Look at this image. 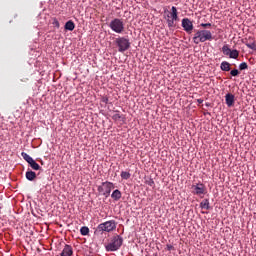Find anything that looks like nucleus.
<instances>
[{
	"instance_id": "nucleus-1",
	"label": "nucleus",
	"mask_w": 256,
	"mask_h": 256,
	"mask_svg": "<svg viewBox=\"0 0 256 256\" xmlns=\"http://www.w3.org/2000/svg\"><path fill=\"white\" fill-rule=\"evenodd\" d=\"M205 41H213V33L205 29L196 31L193 37V43L199 45V43H205Z\"/></svg>"
},
{
	"instance_id": "nucleus-2",
	"label": "nucleus",
	"mask_w": 256,
	"mask_h": 256,
	"mask_svg": "<svg viewBox=\"0 0 256 256\" xmlns=\"http://www.w3.org/2000/svg\"><path fill=\"white\" fill-rule=\"evenodd\" d=\"M123 246V237L120 235H115L110 239V243L105 245V249L108 252L119 251Z\"/></svg>"
},
{
	"instance_id": "nucleus-3",
	"label": "nucleus",
	"mask_w": 256,
	"mask_h": 256,
	"mask_svg": "<svg viewBox=\"0 0 256 256\" xmlns=\"http://www.w3.org/2000/svg\"><path fill=\"white\" fill-rule=\"evenodd\" d=\"M115 229H117V222L115 220H110L99 224L96 231L99 233H112Z\"/></svg>"
},
{
	"instance_id": "nucleus-4",
	"label": "nucleus",
	"mask_w": 256,
	"mask_h": 256,
	"mask_svg": "<svg viewBox=\"0 0 256 256\" xmlns=\"http://www.w3.org/2000/svg\"><path fill=\"white\" fill-rule=\"evenodd\" d=\"M167 25L169 29H173V27H176V22L179 21V12L177 11V7L172 6L171 11L167 14Z\"/></svg>"
},
{
	"instance_id": "nucleus-5",
	"label": "nucleus",
	"mask_w": 256,
	"mask_h": 256,
	"mask_svg": "<svg viewBox=\"0 0 256 256\" xmlns=\"http://www.w3.org/2000/svg\"><path fill=\"white\" fill-rule=\"evenodd\" d=\"M108 27L111 28V31L118 33L119 35L125 32V22H123V19L121 18H114L111 20Z\"/></svg>"
},
{
	"instance_id": "nucleus-6",
	"label": "nucleus",
	"mask_w": 256,
	"mask_h": 256,
	"mask_svg": "<svg viewBox=\"0 0 256 256\" xmlns=\"http://www.w3.org/2000/svg\"><path fill=\"white\" fill-rule=\"evenodd\" d=\"M115 43L120 53H125V51L129 50L131 47V42H129V39L125 37L116 38Z\"/></svg>"
},
{
	"instance_id": "nucleus-7",
	"label": "nucleus",
	"mask_w": 256,
	"mask_h": 256,
	"mask_svg": "<svg viewBox=\"0 0 256 256\" xmlns=\"http://www.w3.org/2000/svg\"><path fill=\"white\" fill-rule=\"evenodd\" d=\"M112 189H115V184L109 181L103 182L101 186H98V192L103 194L105 197H109V195H111Z\"/></svg>"
},
{
	"instance_id": "nucleus-8",
	"label": "nucleus",
	"mask_w": 256,
	"mask_h": 256,
	"mask_svg": "<svg viewBox=\"0 0 256 256\" xmlns=\"http://www.w3.org/2000/svg\"><path fill=\"white\" fill-rule=\"evenodd\" d=\"M182 27L186 33L191 34L193 32V22L189 18L182 19Z\"/></svg>"
},
{
	"instance_id": "nucleus-9",
	"label": "nucleus",
	"mask_w": 256,
	"mask_h": 256,
	"mask_svg": "<svg viewBox=\"0 0 256 256\" xmlns=\"http://www.w3.org/2000/svg\"><path fill=\"white\" fill-rule=\"evenodd\" d=\"M193 194L194 195H205L207 193V188L204 186L203 183H199L195 186H193Z\"/></svg>"
},
{
	"instance_id": "nucleus-10",
	"label": "nucleus",
	"mask_w": 256,
	"mask_h": 256,
	"mask_svg": "<svg viewBox=\"0 0 256 256\" xmlns=\"http://www.w3.org/2000/svg\"><path fill=\"white\" fill-rule=\"evenodd\" d=\"M227 107H233L235 105V95L228 93L225 96Z\"/></svg>"
},
{
	"instance_id": "nucleus-11",
	"label": "nucleus",
	"mask_w": 256,
	"mask_h": 256,
	"mask_svg": "<svg viewBox=\"0 0 256 256\" xmlns=\"http://www.w3.org/2000/svg\"><path fill=\"white\" fill-rule=\"evenodd\" d=\"M60 255L61 256H71V255H73V247H71V245L66 244Z\"/></svg>"
},
{
	"instance_id": "nucleus-12",
	"label": "nucleus",
	"mask_w": 256,
	"mask_h": 256,
	"mask_svg": "<svg viewBox=\"0 0 256 256\" xmlns=\"http://www.w3.org/2000/svg\"><path fill=\"white\" fill-rule=\"evenodd\" d=\"M26 179L28 181H35V179H37V174L34 171H27L26 172Z\"/></svg>"
},
{
	"instance_id": "nucleus-13",
	"label": "nucleus",
	"mask_w": 256,
	"mask_h": 256,
	"mask_svg": "<svg viewBox=\"0 0 256 256\" xmlns=\"http://www.w3.org/2000/svg\"><path fill=\"white\" fill-rule=\"evenodd\" d=\"M64 29L66 31H73L75 29V22H73L72 20H69L66 22Z\"/></svg>"
},
{
	"instance_id": "nucleus-14",
	"label": "nucleus",
	"mask_w": 256,
	"mask_h": 256,
	"mask_svg": "<svg viewBox=\"0 0 256 256\" xmlns=\"http://www.w3.org/2000/svg\"><path fill=\"white\" fill-rule=\"evenodd\" d=\"M111 197L114 201H119V199H121L122 197V194L121 192L119 191V189H116L112 192L111 194Z\"/></svg>"
},
{
	"instance_id": "nucleus-15",
	"label": "nucleus",
	"mask_w": 256,
	"mask_h": 256,
	"mask_svg": "<svg viewBox=\"0 0 256 256\" xmlns=\"http://www.w3.org/2000/svg\"><path fill=\"white\" fill-rule=\"evenodd\" d=\"M221 71H231V64L227 61H223L220 65Z\"/></svg>"
},
{
	"instance_id": "nucleus-16",
	"label": "nucleus",
	"mask_w": 256,
	"mask_h": 256,
	"mask_svg": "<svg viewBox=\"0 0 256 256\" xmlns=\"http://www.w3.org/2000/svg\"><path fill=\"white\" fill-rule=\"evenodd\" d=\"M246 47L248 49H252V51H256V41L255 40H250L245 43Z\"/></svg>"
},
{
	"instance_id": "nucleus-17",
	"label": "nucleus",
	"mask_w": 256,
	"mask_h": 256,
	"mask_svg": "<svg viewBox=\"0 0 256 256\" xmlns=\"http://www.w3.org/2000/svg\"><path fill=\"white\" fill-rule=\"evenodd\" d=\"M200 207H201V209H206V211H209V209H211V207L209 206V199H204L200 203Z\"/></svg>"
},
{
	"instance_id": "nucleus-18",
	"label": "nucleus",
	"mask_w": 256,
	"mask_h": 256,
	"mask_svg": "<svg viewBox=\"0 0 256 256\" xmlns=\"http://www.w3.org/2000/svg\"><path fill=\"white\" fill-rule=\"evenodd\" d=\"M28 165H30L31 169H33L34 171H40L41 169V166L36 163L35 160H32Z\"/></svg>"
},
{
	"instance_id": "nucleus-19",
	"label": "nucleus",
	"mask_w": 256,
	"mask_h": 256,
	"mask_svg": "<svg viewBox=\"0 0 256 256\" xmlns=\"http://www.w3.org/2000/svg\"><path fill=\"white\" fill-rule=\"evenodd\" d=\"M21 156L23 157L24 161L28 164H30L31 161H33V157L29 156V154L22 152Z\"/></svg>"
},
{
	"instance_id": "nucleus-20",
	"label": "nucleus",
	"mask_w": 256,
	"mask_h": 256,
	"mask_svg": "<svg viewBox=\"0 0 256 256\" xmlns=\"http://www.w3.org/2000/svg\"><path fill=\"white\" fill-rule=\"evenodd\" d=\"M230 59H238L239 57V50H230Z\"/></svg>"
},
{
	"instance_id": "nucleus-21",
	"label": "nucleus",
	"mask_w": 256,
	"mask_h": 256,
	"mask_svg": "<svg viewBox=\"0 0 256 256\" xmlns=\"http://www.w3.org/2000/svg\"><path fill=\"white\" fill-rule=\"evenodd\" d=\"M120 176H121V179H124L125 181H127V179H131V173L127 171H122Z\"/></svg>"
},
{
	"instance_id": "nucleus-22",
	"label": "nucleus",
	"mask_w": 256,
	"mask_h": 256,
	"mask_svg": "<svg viewBox=\"0 0 256 256\" xmlns=\"http://www.w3.org/2000/svg\"><path fill=\"white\" fill-rule=\"evenodd\" d=\"M80 233H81V235H83V237L89 235V227H87V226L81 227Z\"/></svg>"
},
{
	"instance_id": "nucleus-23",
	"label": "nucleus",
	"mask_w": 256,
	"mask_h": 256,
	"mask_svg": "<svg viewBox=\"0 0 256 256\" xmlns=\"http://www.w3.org/2000/svg\"><path fill=\"white\" fill-rule=\"evenodd\" d=\"M222 53H224L225 55H230L231 54V48H229V45H224L222 47Z\"/></svg>"
},
{
	"instance_id": "nucleus-24",
	"label": "nucleus",
	"mask_w": 256,
	"mask_h": 256,
	"mask_svg": "<svg viewBox=\"0 0 256 256\" xmlns=\"http://www.w3.org/2000/svg\"><path fill=\"white\" fill-rule=\"evenodd\" d=\"M239 69H240V71H245V69H249V65H247L246 62H242V63L239 65Z\"/></svg>"
},
{
	"instance_id": "nucleus-25",
	"label": "nucleus",
	"mask_w": 256,
	"mask_h": 256,
	"mask_svg": "<svg viewBox=\"0 0 256 256\" xmlns=\"http://www.w3.org/2000/svg\"><path fill=\"white\" fill-rule=\"evenodd\" d=\"M230 75H232V77H237L239 75V70L237 69L231 70Z\"/></svg>"
},
{
	"instance_id": "nucleus-26",
	"label": "nucleus",
	"mask_w": 256,
	"mask_h": 256,
	"mask_svg": "<svg viewBox=\"0 0 256 256\" xmlns=\"http://www.w3.org/2000/svg\"><path fill=\"white\" fill-rule=\"evenodd\" d=\"M200 27H203L204 29H209L211 27V23H201Z\"/></svg>"
},
{
	"instance_id": "nucleus-27",
	"label": "nucleus",
	"mask_w": 256,
	"mask_h": 256,
	"mask_svg": "<svg viewBox=\"0 0 256 256\" xmlns=\"http://www.w3.org/2000/svg\"><path fill=\"white\" fill-rule=\"evenodd\" d=\"M112 119H114V121H119V119H121V115L116 113L112 116Z\"/></svg>"
},
{
	"instance_id": "nucleus-28",
	"label": "nucleus",
	"mask_w": 256,
	"mask_h": 256,
	"mask_svg": "<svg viewBox=\"0 0 256 256\" xmlns=\"http://www.w3.org/2000/svg\"><path fill=\"white\" fill-rule=\"evenodd\" d=\"M53 25H55V27L59 28L60 27L59 20L54 19Z\"/></svg>"
},
{
	"instance_id": "nucleus-29",
	"label": "nucleus",
	"mask_w": 256,
	"mask_h": 256,
	"mask_svg": "<svg viewBox=\"0 0 256 256\" xmlns=\"http://www.w3.org/2000/svg\"><path fill=\"white\" fill-rule=\"evenodd\" d=\"M167 249H168L169 251H173V249H175V247H173V245H167Z\"/></svg>"
},
{
	"instance_id": "nucleus-30",
	"label": "nucleus",
	"mask_w": 256,
	"mask_h": 256,
	"mask_svg": "<svg viewBox=\"0 0 256 256\" xmlns=\"http://www.w3.org/2000/svg\"><path fill=\"white\" fill-rule=\"evenodd\" d=\"M102 101H103V103H109V98L104 97V98L102 99Z\"/></svg>"
},
{
	"instance_id": "nucleus-31",
	"label": "nucleus",
	"mask_w": 256,
	"mask_h": 256,
	"mask_svg": "<svg viewBox=\"0 0 256 256\" xmlns=\"http://www.w3.org/2000/svg\"><path fill=\"white\" fill-rule=\"evenodd\" d=\"M197 103H199V105H201V103H203V99H197Z\"/></svg>"
}]
</instances>
